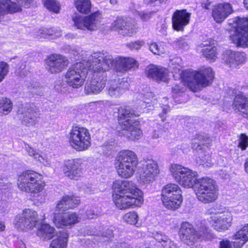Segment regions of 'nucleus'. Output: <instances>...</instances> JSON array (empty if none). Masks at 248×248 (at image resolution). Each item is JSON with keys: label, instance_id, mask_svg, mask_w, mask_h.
<instances>
[{"label": "nucleus", "instance_id": "17", "mask_svg": "<svg viewBox=\"0 0 248 248\" xmlns=\"http://www.w3.org/2000/svg\"><path fill=\"white\" fill-rule=\"evenodd\" d=\"M69 64L67 58L62 55L54 54L45 60V67L50 74H57L62 72Z\"/></svg>", "mask_w": 248, "mask_h": 248}, {"label": "nucleus", "instance_id": "15", "mask_svg": "<svg viewBox=\"0 0 248 248\" xmlns=\"http://www.w3.org/2000/svg\"><path fill=\"white\" fill-rule=\"evenodd\" d=\"M211 214H215L211 217L212 227L218 232L227 230L232 225V215L231 213L225 208L211 209Z\"/></svg>", "mask_w": 248, "mask_h": 248}, {"label": "nucleus", "instance_id": "32", "mask_svg": "<svg viewBox=\"0 0 248 248\" xmlns=\"http://www.w3.org/2000/svg\"><path fill=\"white\" fill-rule=\"evenodd\" d=\"M27 151L29 155L33 157L36 160L45 166H48L51 164L50 159L45 154H42L36 150L34 149L29 145L26 146Z\"/></svg>", "mask_w": 248, "mask_h": 248}, {"label": "nucleus", "instance_id": "45", "mask_svg": "<svg viewBox=\"0 0 248 248\" xmlns=\"http://www.w3.org/2000/svg\"><path fill=\"white\" fill-rule=\"evenodd\" d=\"M234 59L235 67L237 65L243 63L246 60V54L244 52L234 51Z\"/></svg>", "mask_w": 248, "mask_h": 248}, {"label": "nucleus", "instance_id": "13", "mask_svg": "<svg viewBox=\"0 0 248 248\" xmlns=\"http://www.w3.org/2000/svg\"><path fill=\"white\" fill-rule=\"evenodd\" d=\"M102 19V12L97 10L86 16H76L74 18L73 20L74 26L77 29L94 31L99 28Z\"/></svg>", "mask_w": 248, "mask_h": 248}, {"label": "nucleus", "instance_id": "1", "mask_svg": "<svg viewBox=\"0 0 248 248\" xmlns=\"http://www.w3.org/2000/svg\"><path fill=\"white\" fill-rule=\"evenodd\" d=\"M170 171L176 182L185 188L194 187L198 200L204 204L215 202L218 198V188L212 178L204 177L198 179V173L178 164H172Z\"/></svg>", "mask_w": 248, "mask_h": 248}, {"label": "nucleus", "instance_id": "42", "mask_svg": "<svg viewBox=\"0 0 248 248\" xmlns=\"http://www.w3.org/2000/svg\"><path fill=\"white\" fill-rule=\"evenodd\" d=\"M154 237L157 241L161 243L164 248H168V242H169L170 239L167 235L161 232L157 233L155 235Z\"/></svg>", "mask_w": 248, "mask_h": 248}, {"label": "nucleus", "instance_id": "20", "mask_svg": "<svg viewBox=\"0 0 248 248\" xmlns=\"http://www.w3.org/2000/svg\"><path fill=\"white\" fill-rule=\"evenodd\" d=\"M17 113L22 124L28 126L33 125L37 122V113L33 104H25L19 107Z\"/></svg>", "mask_w": 248, "mask_h": 248}, {"label": "nucleus", "instance_id": "37", "mask_svg": "<svg viewBox=\"0 0 248 248\" xmlns=\"http://www.w3.org/2000/svg\"><path fill=\"white\" fill-rule=\"evenodd\" d=\"M234 51L231 50H226L222 54L223 62L230 67H235Z\"/></svg>", "mask_w": 248, "mask_h": 248}, {"label": "nucleus", "instance_id": "48", "mask_svg": "<svg viewBox=\"0 0 248 248\" xmlns=\"http://www.w3.org/2000/svg\"><path fill=\"white\" fill-rule=\"evenodd\" d=\"M248 146V137L244 134H242L238 140V147L242 150H245Z\"/></svg>", "mask_w": 248, "mask_h": 248}, {"label": "nucleus", "instance_id": "38", "mask_svg": "<svg viewBox=\"0 0 248 248\" xmlns=\"http://www.w3.org/2000/svg\"><path fill=\"white\" fill-rule=\"evenodd\" d=\"M45 7L51 12L58 14L61 9V5L56 0H42Z\"/></svg>", "mask_w": 248, "mask_h": 248}, {"label": "nucleus", "instance_id": "14", "mask_svg": "<svg viewBox=\"0 0 248 248\" xmlns=\"http://www.w3.org/2000/svg\"><path fill=\"white\" fill-rule=\"evenodd\" d=\"M159 173L157 162L152 159H144L143 164L138 172L137 179L141 184H149L153 183Z\"/></svg>", "mask_w": 248, "mask_h": 248}, {"label": "nucleus", "instance_id": "35", "mask_svg": "<svg viewBox=\"0 0 248 248\" xmlns=\"http://www.w3.org/2000/svg\"><path fill=\"white\" fill-rule=\"evenodd\" d=\"M206 47L202 49L203 55L208 60L214 61L217 58V49L214 44L208 45L207 43L203 44Z\"/></svg>", "mask_w": 248, "mask_h": 248}, {"label": "nucleus", "instance_id": "54", "mask_svg": "<svg viewBox=\"0 0 248 248\" xmlns=\"http://www.w3.org/2000/svg\"><path fill=\"white\" fill-rule=\"evenodd\" d=\"M165 46V45L163 44H157V48L156 54L160 55L164 54L166 51V49Z\"/></svg>", "mask_w": 248, "mask_h": 248}, {"label": "nucleus", "instance_id": "63", "mask_svg": "<svg viewBox=\"0 0 248 248\" xmlns=\"http://www.w3.org/2000/svg\"><path fill=\"white\" fill-rule=\"evenodd\" d=\"M5 226L3 222L0 221V232L5 230Z\"/></svg>", "mask_w": 248, "mask_h": 248}, {"label": "nucleus", "instance_id": "47", "mask_svg": "<svg viewBox=\"0 0 248 248\" xmlns=\"http://www.w3.org/2000/svg\"><path fill=\"white\" fill-rule=\"evenodd\" d=\"M47 37L52 36V38H57L62 35V31L58 28H47Z\"/></svg>", "mask_w": 248, "mask_h": 248}, {"label": "nucleus", "instance_id": "40", "mask_svg": "<svg viewBox=\"0 0 248 248\" xmlns=\"http://www.w3.org/2000/svg\"><path fill=\"white\" fill-rule=\"evenodd\" d=\"M138 216L135 212H129L123 216L124 220L127 223L135 225L138 221Z\"/></svg>", "mask_w": 248, "mask_h": 248}, {"label": "nucleus", "instance_id": "49", "mask_svg": "<svg viewBox=\"0 0 248 248\" xmlns=\"http://www.w3.org/2000/svg\"><path fill=\"white\" fill-rule=\"evenodd\" d=\"M33 35L37 38H46L48 34L47 28H41L33 32Z\"/></svg>", "mask_w": 248, "mask_h": 248}, {"label": "nucleus", "instance_id": "39", "mask_svg": "<svg viewBox=\"0 0 248 248\" xmlns=\"http://www.w3.org/2000/svg\"><path fill=\"white\" fill-rule=\"evenodd\" d=\"M12 109V103L7 98H3L0 100V112L4 115L8 114Z\"/></svg>", "mask_w": 248, "mask_h": 248}, {"label": "nucleus", "instance_id": "56", "mask_svg": "<svg viewBox=\"0 0 248 248\" xmlns=\"http://www.w3.org/2000/svg\"><path fill=\"white\" fill-rule=\"evenodd\" d=\"M161 135V130L160 129L157 128L155 129L152 135V137L154 139H157L159 138L160 135Z\"/></svg>", "mask_w": 248, "mask_h": 248}, {"label": "nucleus", "instance_id": "36", "mask_svg": "<svg viewBox=\"0 0 248 248\" xmlns=\"http://www.w3.org/2000/svg\"><path fill=\"white\" fill-rule=\"evenodd\" d=\"M233 239L240 240L242 241L239 247H241L248 241V224H245L240 230L236 232L232 236Z\"/></svg>", "mask_w": 248, "mask_h": 248}, {"label": "nucleus", "instance_id": "7", "mask_svg": "<svg viewBox=\"0 0 248 248\" xmlns=\"http://www.w3.org/2000/svg\"><path fill=\"white\" fill-rule=\"evenodd\" d=\"M89 72L93 75L91 79L88 81L85 87V92L87 94H97L104 88L107 80L105 71L98 62L91 61V55L89 57Z\"/></svg>", "mask_w": 248, "mask_h": 248}, {"label": "nucleus", "instance_id": "28", "mask_svg": "<svg viewBox=\"0 0 248 248\" xmlns=\"http://www.w3.org/2000/svg\"><path fill=\"white\" fill-rule=\"evenodd\" d=\"M21 11L22 8L16 0H0V16L4 17L6 15L14 14Z\"/></svg>", "mask_w": 248, "mask_h": 248}, {"label": "nucleus", "instance_id": "23", "mask_svg": "<svg viewBox=\"0 0 248 248\" xmlns=\"http://www.w3.org/2000/svg\"><path fill=\"white\" fill-rule=\"evenodd\" d=\"M191 14L186 10H176L172 17V27L177 31H183L190 21Z\"/></svg>", "mask_w": 248, "mask_h": 248}, {"label": "nucleus", "instance_id": "30", "mask_svg": "<svg viewBox=\"0 0 248 248\" xmlns=\"http://www.w3.org/2000/svg\"><path fill=\"white\" fill-rule=\"evenodd\" d=\"M139 124L138 121L133 122V123L129 124L127 128H122L123 135L130 140L139 139L142 135Z\"/></svg>", "mask_w": 248, "mask_h": 248}, {"label": "nucleus", "instance_id": "62", "mask_svg": "<svg viewBox=\"0 0 248 248\" xmlns=\"http://www.w3.org/2000/svg\"><path fill=\"white\" fill-rule=\"evenodd\" d=\"M181 61V60L179 58H175L171 61V64H173L174 63H179Z\"/></svg>", "mask_w": 248, "mask_h": 248}, {"label": "nucleus", "instance_id": "50", "mask_svg": "<svg viewBox=\"0 0 248 248\" xmlns=\"http://www.w3.org/2000/svg\"><path fill=\"white\" fill-rule=\"evenodd\" d=\"M135 16H138L143 21H147L149 20L152 15L151 12H145V11H136L135 12Z\"/></svg>", "mask_w": 248, "mask_h": 248}, {"label": "nucleus", "instance_id": "4", "mask_svg": "<svg viewBox=\"0 0 248 248\" xmlns=\"http://www.w3.org/2000/svg\"><path fill=\"white\" fill-rule=\"evenodd\" d=\"M182 78L189 88L196 92L212 83L214 73L211 67H202L197 71H185Z\"/></svg>", "mask_w": 248, "mask_h": 248}, {"label": "nucleus", "instance_id": "55", "mask_svg": "<svg viewBox=\"0 0 248 248\" xmlns=\"http://www.w3.org/2000/svg\"><path fill=\"white\" fill-rule=\"evenodd\" d=\"M219 248H232V246L229 241H222L220 242Z\"/></svg>", "mask_w": 248, "mask_h": 248}, {"label": "nucleus", "instance_id": "12", "mask_svg": "<svg viewBox=\"0 0 248 248\" xmlns=\"http://www.w3.org/2000/svg\"><path fill=\"white\" fill-rule=\"evenodd\" d=\"M229 24L235 30L232 40L238 46H248V18L235 17L229 20Z\"/></svg>", "mask_w": 248, "mask_h": 248}, {"label": "nucleus", "instance_id": "29", "mask_svg": "<svg viewBox=\"0 0 248 248\" xmlns=\"http://www.w3.org/2000/svg\"><path fill=\"white\" fill-rule=\"evenodd\" d=\"M135 115L134 111L129 107H120L118 109V118L121 128H125L136 121L132 119Z\"/></svg>", "mask_w": 248, "mask_h": 248}, {"label": "nucleus", "instance_id": "19", "mask_svg": "<svg viewBox=\"0 0 248 248\" xmlns=\"http://www.w3.org/2000/svg\"><path fill=\"white\" fill-rule=\"evenodd\" d=\"M229 93L235 96L232 104L233 109L248 119V98L235 89H230Z\"/></svg>", "mask_w": 248, "mask_h": 248}, {"label": "nucleus", "instance_id": "3", "mask_svg": "<svg viewBox=\"0 0 248 248\" xmlns=\"http://www.w3.org/2000/svg\"><path fill=\"white\" fill-rule=\"evenodd\" d=\"M91 61L98 62V64H100L105 71L113 68L116 71L124 73L138 66L137 61L133 58L117 57L113 59L111 55L104 51L93 53Z\"/></svg>", "mask_w": 248, "mask_h": 248}, {"label": "nucleus", "instance_id": "18", "mask_svg": "<svg viewBox=\"0 0 248 248\" xmlns=\"http://www.w3.org/2000/svg\"><path fill=\"white\" fill-rule=\"evenodd\" d=\"M129 86L128 81L124 78L111 79L107 86V94L112 98H119L128 89Z\"/></svg>", "mask_w": 248, "mask_h": 248}, {"label": "nucleus", "instance_id": "33", "mask_svg": "<svg viewBox=\"0 0 248 248\" xmlns=\"http://www.w3.org/2000/svg\"><path fill=\"white\" fill-rule=\"evenodd\" d=\"M55 229L48 224L42 223L38 229L37 235L44 240H49L53 236Z\"/></svg>", "mask_w": 248, "mask_h": 248}, {"label": "nucleus", "instance_id": "25", "mask_svg": "<svg viewBox=\"0 0 248 248\" xmlns=\"http://www.w3.org/2000/svg\"><path fill=\"white\" fill-rule=\"evenodd\" d=\"M110 28L113 30L124 31L122 32V33L128 36H132L137 32V29L134 24L123 18H117L111 24Z\"/></svg>", "mask_w": 248, "mask_h": 248}, {"label": "nucleus", "instance_id": "26", "mask_svg": "<svg viewBox=\"0 0 248 248\" xmlns=\"http://www.w3.org/2000/svg\"><path fill=\"white\" fill-rule=\"evenodd\" d=\"M233 12L232 8L229 3L219 4L215 7L212 11V16L217 23L223 22Z\"/></svg>", "mask_w": 248, "mask_h": 248}, {"label": "nucleus", "instance_id": "57", "mask_svg": "<svg viewBox=\"0 0 248 248\" xmlns=\"http://www.w3.org/2000/svg\"><path fill=\"white\" fill-rule=\"evenodd\" d=\"M83 190L87 194H92L94 193V189H93L91 186H84L82 187Z\"/></svg>", "mask_w": 248, "mask_h": 248}, {"label": "nucleus", "instance_id": "8", "mask_svg": "<svg viewBox=\"0 0 248 248\" xmlns=\"http://www.w3.org/2000/svg\"><path fill=\"white\" fill-rule=\"evenodd\" d=\"M89 59L71 66L64 74L65 82L73 88H79L84 84L89 72Z\"/></svg>", "mask_w": 248, "mask_h": 248}, {"label": "nucleus", "instance_id": "5", "mask_svg": "<svg viewBox=\"0 0 248 248\" xmlns=\"http://www.w3.org/2000/svg\"><path fill=\"white\" fill-rule=\"evenodd\" d=\"M45 185L42 176L34 171L26 170L17 175V186L22 191L38 194L44 189Z\"/></svg>", "mask_w": 248, "mask_h": 248}, {"label": "nucleus", "instance_id": "9", "mask_svg": "<svg viewBox=\"0 0 248 248\" xmlns=\"http://www.w3.org/2000/svg\"><path fill=\"white\" fill-rule=\"evenodd\" d=\"M67 137L70 146L78 152L86 151L91 146V134L85 127L73 126Z\"/></svg>", "mask_w": 248, "mask_h": 248}, {"label": "nucleus", "instance_id": "34", "mask_svg": "<svg viewBox=\"0 0 248 248\" xmlns=\"http://www.w3.org/2000/svg\"><path fill=\"white\" fill-rule=\"evenodd\" d=\"M74 5L77 11L81 14L90 13L93 4L91 0H74Z\"/></svg>", "mask_w": 248, "mask_h": 248}, {"label": "nucleus", "instance_id": "51", "mask_svg": "<svg viewBox=\"0 0 248 248\" xmlns=\"http://www.w3.org/2000/svg\"><path fill=\"white\" fill-rule=\"evenodd\" d=\"M100 213L94 210L90 209L86 211L84 217L86 219H93L97 217Z\"/></svg>", "mask_w": 248, "mask_h": 248}, {"label": "nucleus", "instance_id": "60", "mask_svg": "<svg viewBox=\"0 0 248 248\" xmlns=\"http://www.w3.org/2000/svg\"><path fill=\"white\" fill-rule=\"evenodd\" d=\"M147 3L157 5L164 1L165 0H144Z\"/></svg>", "mask_w": 248, "mask_h": 248}, {"label": "nucleus", "instance_id": "2", "mask_svg": "<svg viewBox=\"0 0 248 248\" xmlns=\"http://www.w3.org/2000/svg\"><path fill=\"white\" fill-rule=\"evenodd\" d=\"M113 201L120 210L140 206L143 203L142 191L132 181L116 180L113 184Z\"/></svg>", "mask_w": 248, "mask_h": 248}, {"label": "nucleus", "instance_id": "59", "mask_svg": "<svg viewBox=\"0 0 248 248\" xmlns=\"http://www.w3.org/2000/svg\"><path fill=\"white\" fill-rule=\"evenodd\" d=\"M157 44L155 43H152L150 46L149 49L151 51H152L155 54H156V52L157 51Z\"/></svg>", "mask_w": 248, "mask_h": 248}, {"label": "nucleus", "instance_id": "61", "mask_svg": "<svg viewBox=\"0 0 248 248\" xmlns=\"http://www.w3.org/2000/svg\"><path fill=\"white\" fill-rule=\"evenodd\" d=\"M107 231H108V232H107L106 233V234H104V235L106 237H107L108 238H110L111 237H112L113 236V232H112V231L111 230H108Z\"/></svg>", "mask_w": 248, "mask_h": 248}, {"label": "nucleus", "instance_id": "43", "mask_svg": "<svg viewBox=\"0 0 248 248\" xmlns=\"http://www.w3.org/2000/svg\"><path fill=\"white\" fill-rule=\"evenodd\" d=\"M9 71L8 64L4 62H0V82L3 81Z\"/></svg>", "mask_w": 248, "mask_h": 248}, {"label": "nucleus", "instance_id": "22", "mask_svg": "<svg viewBox=\"0 0 248 248\" xmlns=\"http://www.w3.org/2000/svg\"><path fill=\"white\" fill-rule=\"evenodd\" d=\"M145 73L148 78L156 81L167 82L169 79L168 69L160 66L150 64L146 67Z\"/></svg>", "mask_w": 248, "mask_h": 248}, {"label": "nucleus", "instance_id": "53", "mask_svg": "<svg viewBox=\"0 0 248 248\" xmlns=\"http://www.w3.org/2000/svg\"><path fill=\"white\" fill-rule=\"evenodd\" d=\"M16 1L19 4L21 8L22 6L29 7L32 2V0H16Z\"/></svg>", "mask_w": 248, "mask_h": 248}, {"label": "nucleus", "instance_id": "44", "mask_svg": "<svg viewBox=\"0 0 248 248\" xmlns=\"http://www.w3.org/2000/svg\"><path fill=\"white\" fill-rule=\"evenodd\" d=\"M145 42L143 40H137L130 42L126 44V46L131 50H139L144 46Z\"/></svg>", "mask_w": 248, "mask_h": 248}, {"label": "nucleus", "instance_id": "24", "mask_svg": "<svg viewBox=\"0 0 248 248\" xmlns=\"http://www.w3.org/2000/svg\"><path fill=\"white\" fill-rule=\"evenodd\" d=\"M80 217L76 213L71 212L64 215L55 213L53 218V222L58 228L63 226H70L78 223Z\"/></svg>", "mask_w": 248, "mask_h": 248}, {"label": "nucleus", "instance_id": "21", "mask_svg": "<svg viewBox=\"0 0 248 248\" xmlns=\"http://www.w3.org/2000/svg\"><path fill=\"white\" fill-rule=\"evenodd\" d=\"M81 164L82 161L80 159L67 160L63 167V173L71 179L78 180L82 174Z\"/></svg>", "mask_w": 248, "mask_h": 248}, {"label": "nucleus", "instance_id": "16", "mask_svg": "<svg viewBox=\"0 0 248 248\" xmlns=\"http://www.w3.org/2000/svg\"><path fill=\"white\" fill-rule=\"evenodd\" d=\"M16 225L20 230L32 229L38 221L36 212L29 209L24 210L15 218Z\"/></svg>", "mask_w": 248, "mask_h": 248}, {"label": "nucleus", "instance_id": "58", "mask_svg": "<svg viewBox=\"0 0 248 248\" xmlns=\"http://www.w3.org/2000/svg\"><path fill=\"white\" fill-rule=\"evenodd\" d=\"M172 92L175 93L184 92L183 88H180L179 85H176L172 88Z\"/></svg>", "mask_w": 248, "mask_h": 248}, {"label": "nucleus", "instance_id": "27", "mask_svg": "<svg viewBox=\"0 0 248 248\" xmlns=\"http://www.w3.org/2000/svg\"><path fill=\"white\" fill-rule=\"evenodd\" d=\"M79 200L75 196L65 195L62 197L61 200L58 201L56 211L59 213H63L69 209L77 207L79 203Z\"/></svg>", "mask_w": 248, "mask_h": 248}, {"label": "nucleus", "instance_id": "52", "mask_svg": "<svg viewBox=\"0 0 248 248\" xmlns=\"http://www.w3.org/2000/svg\"><path fill=\"white\" fill-rule=\"evenodd\" d=\"M153 94L152 92L147 93L146 94L144 95L143 99L140 101V103H141V105L144 107L143 103L148 104L149 103V100L150 98L153 97Z\"/></svg>", "mask_w": 248, "mask_h": 248}, {"label": "nucleus", "instance_id": "10", "mask_svg": "<svg viewBox=\"0 0 248 248\" xmlns=\"http://www.w3.org/2000/svg\"><path fill=\"white\" fill-rule=\"evenodd\" d=\"M207 226L201 223L196 231L193 225L187 222H183L180 230V237L188 245H193L199 239H208L210 237Z\"/></svg>", "mask_w": 248, "mask_h": 248}, {"label": "nucleus", "instance_id": "31", "mask_svg": "<svg viewBox=\"0 0 248 248\" xmlns=\"http://www.w3.org/2000/svg\"><path fill=\"white\" fill-rule=\"evenodd\" d=\"M68 234L63 230L57 232L56 238L51 242L49 248H66Z\"/></svg>", "mask_w": 248, "mask_h": 248}, {"label": "nucleus", "instance_id": "41", "mask_svg": "<svg viewBox=\"0 0 248 248\" xmlns=\"http://www.w3.org/2000/svg\"><path fill=\"white\" fill-rule=\"evenodd\" d=\"M167 97H164L161 100L163 105V106L161 107L162 108V112L159 113V116L161 118L162 121H164L166 120V114L170 111L168 103L167 102Z\"/></svg>", "mask_w": 248, "mask_h": 248}, {"label": "nucleus", "instance_id": "6", "mask_svg": "<svg viewBox=\"0 0 248 248\" xmlns=\"http://www.w3.org/2000/svg\"><path fill=\"white\" fill-rule=\"evenodd\" d=\"M115 167L118 174L124 178H129L135 173L138 165L136 154L130 150L121 151L116 157Z\"/></svg>", "mask_w": 248, "mask_h": 248}, {"label": "nucleus", "instance_id": "64", "mask_svg": "<svg viewBox=\"0 0 248 248\" xmlns=\"http://www.w3.org/2000/svg\"><path fill=\"white\" fill-rule=\"evenodd\" d=\"M245 168L246 171L248 173V158L246 160L245 163Z\"/></svg>", "mask_w": 248, "mask_h": 248}, {"label": "nucleus", "instance_id": "11", "mask_svg": "<svg viewBox=\"0 0 248 248\" xmlns=\"http://www.w3.org/2000/svg\"><path fill=\"white\" fill-rule=\"evenodd\" d=\"M161 200L164 206L168 209L175 210L182 202V190L175 184L165 185L161 190Z\"/></svg>", "mask_w": 248, "mask_h": 248}, {"label": "nucleus", "instance_id": "46", "mask_svg": "<svg viewBox=\"0 0 248 248\" xmlns=\"http://www.w3.org/2000/svg\"><path fill=\"white\" fill-rule=\"evenodd\" d=\"M173 44L175 45L178 47L184 49H187L188 48V42L184 37H180L176 39Z\"/></svg>", "mask_w": 248, "mask_h": 248}]
</instances>
